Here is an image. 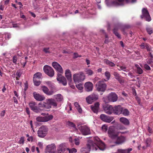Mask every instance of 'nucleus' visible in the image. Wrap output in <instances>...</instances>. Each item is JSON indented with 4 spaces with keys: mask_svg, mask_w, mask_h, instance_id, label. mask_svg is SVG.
<instances>
[{
    "mask_svg": "<svg viewBox=\"0 0 153 153\" xmlns=\"http://www.w3.org/2000/svg\"><path fill=\"white\" fill-rule=\"evenodd\" d=\"M106 147L105 143H103L98 137H94V141L91 140L88 141L87 147L82 148L80 151L82 153H88L91 149L93 150H97L98 149L102 151H104Z\"/></svg>",
    "mask_w": 153,
    "mask_h": 153,
    "instance_id": "nucleus-1",
    "label": "nucleus"
},
{
    "mask_svg": "<svg viewBox=\"0 0 153 153\" xmlns=\"http://www.w3.org/2000/svg\"><path fill=\"white\" fill-rule=\"evenodd\" d=\"M52 65L57 72L56 79L59 83H61L64 86H66L67 82L65 78L62 74L63 73V70L61 66L56 62H53Z\"/></svg>",
    "mask_w": 153,
    "mask_h": 153,
    "instance_id": "nucleus-2",
    "label": "nucleus"
},
{
    "mask_svg": "<svg viewBox=\"0 0 153 153\" xmlns=\"http://www.w3.org/2000/svg\"><path fill=\"white\" fill-rule=\"evenodd\" d=\"M39 108H44L45 109H49L51 108V106L56 108L57 106V104L55 101L52 98L47 99L43 103L40 102L38 104Z\"/></svg>",
    "mask_w": 153,
    "mask_h": 153,
    "instance_id": "nucleus-3",
    "label": "nucleus"
},
{
    "mask_svg": "<svg viewBox=\"0 0 153 153\" xmlns=\"http://www.w3.org/2000/svg\"><path fill=\"white\" fill-rule=\"evenodd\" d=\"M95 86L98 91L104 92L106 90L107 85L103 81H99L96 84Z\"/></svg>",
    "mask_w": 153,
    "mask_h": 153,
    "instance_id": "nucleus-4",
    "label": "nucleus"
},
{
    "mask_svg": "<svg viewBox=\"0 0 153 153\" xmlns=\"http://www.w3.org/2000/svg\"><path fill=\"white\" fill-rule=\"evenodd\" d=\"M73 80L74 82L79 83L83 81L85 79V76L82 72L75 74L73 76Z\"/></svg>",
    "mask_w": 153,
    "mask_h": 153,
    "instance_id": "nucleus-5",
    "label": "nucleus"
},
{
    "mask_svg": "<svg viewBox=\"0 0 153 153\" xmlns=\"http://www.w3.org/2000/svg\"><path fill=\"white\" fill-rule=\"evenodd\" d=\"M48 131V128L47 127L42 126L40 127L37 132L38 136L40 137H44L46 135Z\"/></svg>",
    "mask_w": 153,
    "mask_h": 153,
    "instance_id": "nucleus-6",
    "label": "nucleus"
},
{
    "mask_svg": "<svg viewBox=\"0 0 153 153\" xmlns=\"http://www.w3.org/2000/svg\"><path fill=\"white\" fill-rule=\"evenodd\" d=\"M98 95L95 93H93L88 96L86 98V100L87 102L91 104L94 101L97 100L98 99Z\"/></svg>",
    "mask_w": 153,
    "mask_h": 153,
    "instance_id": "nucleus-7",
    "label": "nucleus"
},
{
    "mask_svg": "<svg viewBox=\"0 0 153 153\" xmlns=\"http://www.w3.org/2000/svg\"><path fill=\"white\" fill-rule=\"evenodd\" d=\"M43 70L45 74L50 77H52L54 75L53 69L48 65H45L44 66Z\"/></svg>",
    "mask_w": 153,
    "mask_h": 153,
    "instance_id": "nucleus-8",
    "label": "nucleus"
},
{
    "mask_svg": "<svg viewBox=\"0 0 153 153\" xmlns=\"http://www.w3.org/2000/svg\"><path fill=\"white\" fill-rule=\"evenodd\" d=\"M78 129L83 135H86L91 133L90 128L86 125L80 126Z\"/></svg>",
    "mask_w": 153,
    "mask_h": 153,
    "instance_id": "nucleus-9",
    "label": "nucleus"
},
{
    "mask_svg": "<svg viewBox=\"0 0 153 153\" xmlns=\"http://www.w3.org/2000/svg\"><path fill=\"white\" fill-rule=\"evenodd\" d=\"M141 18H144L148 22L151 21V18L149 12L146 8H143L142 10V15L140 16Z\"/></svg>",
    "mask_w": 153,
    "mask_h": 153,
    "instance_id": "nucleus-10",
    "label": "nucleus"
},
{
    "mask_svg": "<svg viewBox=\"0 0 153 153\" xmlns=\"http://www.w3.org/2000/svg\"><path fill=\"white\" fill-rule=\"evenodd\" d=\"M152 139L150 137H148L143 140L144 146L142 147L143 149L145 150L147 148H151L152 146Z\"/></svg>",
    "mask_w": 153,
    "mask_h": 153,
    "instance_id": "nucleus-11",
    "label": "nucleus"
},
{
    "mask_svg": "<svg viewBox=\"0 0 153 153\" xmlns=\"http://www.w3.org/2000/svg\"><path fill=\"white\" fill-rule=\"evenodd\" d=\"M107 98L109 102H114L117 101L118 97L117 95L115 93L111 92L108 94Z\"/></svg>",
    "mask_w": 153,
    "mask_h": 153,
    "instance_id": "nucleus-12",
    "label": "nucleus"
},
{
    "mask_svg": "<svg viewBox=\"0 0 153 153\" xmlns=\"http://www.w3.org/2000/svg\"><path fill=\"white\" fill-rule=\"evenodd\" d=\"M53 118L52 115L44 117H38L36 118V120L39 122H46L51 120Z\"/></svg>",
    "mask_w": 153,
    "mask_h": 153,
    "instance_id": "nucleus-13",
    "label": "nucleus"
},
{
    "mask_svg": "<svg viewBox=\"0 0 153 153\" xmlns=\"http://www.w3.org/2000/svg\"><path fill=\"white\" fill-rule=\"evenodd\" d=\"M36 103L34 102H31L29 103V106L31 110L37 113L40 112L42 110L40 108L36 105Z\"/></svg>",
    "mask_w": 153,
    "mask_h": 153,
    "instance_id": "nucleus-14",
    "label": "nucleus"
},
{
    "mask_svg": "<svg viewBox=\"0 0 153 153\" xmlns=\"http://www.w3.org/2000/svg\"><path fill=\"white\" fill-rule=\"evenodd\" d=\"M100 117V119L103 121L108 123H110L114 118L113 117L108 116L103 114H101Z\"/></svg>",
    "mask_w": 153,
    "mask_h": 153,
    "instance_id": "nucleus-15",
    "label": "nucleus"
},
{
    "mask_svg": "<svg viewBox=\"0 0 153 153\" xmlns=\"http://www.w3.org/2000/svg\"><path fill=\"white\" fill-rule=\"evenodd\" d=\"M58 150L60 153H67L68 149L65 143H62L59 145Z\"/></svg>",
    "mask_w": 153,
    "mask_h": 153,
    "instance_id": "nucleus-16",
    "label": "nucleus"
},
{
    "mask_svg": "<svg viewBox=\"0 0 153 153\" xmlns=\"http://www.w3.org/2000/svg\"><path fill=\"white\" fill-rule=\"evenodd\" d=\"M56 150V147L54 144H51L47 146L46 152L49 153H55Z\"/></svg>",
    "mask_w": 153,
    "mask_h": 153,
    "instance_id": "nucleus-17",
    "label": "nucleus"
},
{
    "mask_svg": "<svg viewBox=\"0 0 153 153\" xmlns=\"http://www.w3.org/2000/svg\"><path fill=\"white\" fill-rule=\"evenodd\" d=\"M113 109L114 114L119 115L122 113V107L120 105H115L113 107Z\"/></svg>",
    "mask_w": 153,
    "mask_h": 153,
    "instance_id": "nucleus-18",
    "label": "nucleus"
},
{
    "mask_svg": "<svg viewBox=\"0 0 153 153\" xmlns=\"http://www.w3.org/2000/svg\"><path fill=\"white\" fill-rule=\"evenodd\" d=\"M33 95L34 99L37 101H42L45 99V97L43 95L36 92H33Z\"/></svg>",
    "mask_w": 153,
    "mask_h": 153,
    "instance_id": "nucleus-19",
    "label": "nucleus"
},
{
    "mask_svg": "<svg viewBox=\"0 0 153 153\" xmlns=\"http://www.w3.org/2000/svg\"><path fill=\"white\" fill-rule=\"evenodd\" d=\"M93 88V84L90 82H86L85 84V88L87 92L92 91Z\"/></svg>",
    "mask_w": 153,
    "mask_h": 153,
    "instance_id": "nucleus-20",
    "label": "nucleus"
},
{
    "mask_svg": "<svg viewBox=\"0 0 153 153\" xmlns=\"http://www.w3.org/2000/svg\"><path fill=\"white\" fill-rule=\"evenodd\" d=\"M100 104L99 102H96L94 105H92L91 106V109L93 111L97 114L99 109Z\"/></svg>",
    "mask_w": 153,
    "mask_h": 153,
    "instance_id": "nucleus-21",
    "label": "nucleus"
},
{
    "mask_svg": "<svg viewBox=\"0 0 153 153\" xmlns=\"http://www.w3.org/2000/svg\"><path fill=\"white\" fill-rule=\"evenodd\" d=\"M41 88L43 92L48 95H51L54 93L53 91L51 90L49 91L48 88L45 86H42Z\"/></svg>",
    "mask_w": 153,
    "mask_h": 153,
    "instance_id": "nucleus-22",
    "label": "nucleus"
},
{
    "mask_svg": "<svg viewBox=\"0 0 153 153\" xmlns=\"http://www.w3.org/2000/svg\"><path fill=\"white\" fill-rule=\"evenodd\" d=\"M108 133L109 137L112 139H115L117 137L119 132L116 133L114 131L110 129L108 130Z\"/></svg>",
    "mask_w": 153,
    "mask_h": 153,
    "instance_id": "nucleus-23",
    "label": "nucleus"
},
{
    "mask_svg": "<svg viewBox=\"0 0 153 153\" xmlns=\"http://www.w3.org/2000/svg\"><path fill=\"white\" fill-rule=\"evenodd\" d=\"M104 109L105 112L108 114L113 113V107L111 105H107L104 108Z\"/></svg>",
    "mask_w": 153,
    "mask_h": 153,
    "instance_id": "nucleus-24",
    "label": "nucleus"
},
{
    "mask_svg": "<svg viewBox=\"0 0 153 153\" xmlns=\"http://www.w3.org/2000/svg\"><path fill=\"white\" fill-rule=\"evenodd\" d=\"M120 24H118L116 25L113 30V32L115 35L119 39H121L120 34L117 32L118 29L120 27Z\"/></svg>",
    "mask_w": 153,
    "mask_h": 153,
    "instance_id": "nucleus-25",
    "label": "nucleus"
},
{
    "mask_svg": "<svg viewBox=\"0 0 153 153\" xmlns=\"http://www.w3.org/2000/svg\"><path fill=\"white\" fill-rule=\"evenodd\" d=\"M125 141V137L123 136H120L117 137V140L114 143L117 144H121L124 143Z\"/></svg>",
    "mask_w": 153,
    "mask_h": 153,
    "instance_id": "nucleus-26",
    "label": "nucleus"
},
{
    "mask_svg": "<svg viewBox=\"0 0 153 153\" xmlns=\"http://www.w3.org/2000/svg\"><path fill=\"white\" fill-rule=\"evenodd\" d=\"M113 74L115 78L120 83H122L123 82V80L122 79V76L120 75V74L117 72L114 71L113 72Z\"/></svg>",
    "mask_w": 153,
    "mask_h": 153,
    "instance_id": "nucleus-27",
    "label": "nucleus"
},
{
    "mask_svg": "<svg viewBox=\"0 0 153 153\" xmlns=\"http://www.w3.org/2000/svg\"><path fill=\"white\" fill-rule=\"evenodd\" d=\"M53 97L55 99H53L56 102L57 104V102H59L62 101L63 100V97L60 94H58L53 96Z\"/></svg>",
    "mask_w": 153,
    "mask_h": 153,
    "instance_id": "nucleus-28",
    "label": "nucleus"
},
{
    "mask_svg": "<svg viewBox=\"0 0 153 153\" xmlns=\"http://www.w3.org/2000/svg\"><path fill=\"white\" fill-rule=\"evenodd\" d=\"M120 121L126 126H128L130 122L125 117H121L120 119Z\"/></svg>",
    "mask_w": 153,
    "mask_h": 153,
    "instance_id": "nucleus-29",
    "label": "nucleus"
},
{
    "mask_svg": "<svg viewBox=\"0 0 153 153\" xmlns=\"http://www.w3.org/2000/svg\"><path fill=\"white\" fill-rule=\"evenodd\" d=\"M65 76L68 80L69 82L71 80V74L70 71L69 70H66L65 71Z\"/></svg>",
    "mask_w": 153,
    "mask_h": 153,
    "instance_id": "nucleus-30",
    "label": "nucleus"
},
{
    "mask_svg": "<svg viewBox=\"0 0 153 153\" xmlns=\"http://www.w3.org/2000/svg\"><path fill=\"white\" fill-rule=\"evenodd\" d=\"M132 150V148H129L125 149H119L117 150V152L118 153H130V152Z\"/></svg>",
    "mask_w": 153,
    "mask_h": 153,
    "instance_id": "nucleus-31",
    "label": "nucleus"
},
{
    "mask_svg": "<svg viewBox=\"0 0 153 153\" xmlns=\"http://www.w3.org/2000/svg\"><path fill=\"white\" fill-rule=\"evenodd\" d=\"M135 67L136 68L135 72L139 74H142L143 73V70L138 64H135Z\"/></svg>",
    "mask_w": 153,
    "mask_h": 153,
    "instance_id": "nucleus-32",
    "label": "nucleus"
},
{
    "mask_svg": "<svg viewBox=\"0 0 153 153\" xmlns=\"http://www.w3.org/2000/svg\"><path fill=\"white\" fill-rule=\"evenodd\" d=\"M104 62L106 65L111 67H114L115 65L114 63L112 62H111L107 59H105L104 60Z\"/></svg>",
    "mask_w": 153,
    "mask_h": 153,
    "instance_id": "nucleus-33",
    "label": "nucleus"
},
{
    "mask_svg": "<svg viewBox=\"0 0 153 153\" xmlns=\"http://www.w3.org/2000/svg\"><path fill=\"white\" fill-rule=\"evenodd\" d=\"M42 77V73L40 72H37L34 75L33 79H41Z\"/></svg>",
    "mask_w": 153,
    "mask_h": 153,
    "instance_id": "nucleus-34",
    "label": "nucleus"
},
{
    "mask_svg": "<svg viewBox=\"0 0 153 153\" xmlns=\"http://www.w3.org/2000/svg\"><path fill=\"white\" fill-rule=\"evenodd\" d=\"M85 72L86 74L89 76H92L94 73L93 71L91 70L88 68L85 69Z\"/></svg>",
    "mask_w": 153,
    "mask_h": 153,
    "instance_id": "nucleus-35",
    "label": "nucleus"
},
{
    "mask_svg": "<svg viewBox=\"0 0 153 153\" xmlns=\"http://www.w3.org/2000/svg\"><path fill=\"white\" fill-rule=\"evenodd\" d=\"M74 105L79 112L81 113L82 112V110L79 103L77 102H75L74 103Z\"/></svg>",
    "mask_w": 153,
    "mask_h": 153,
    "instance_id": "nucleus-36",
    "label": "nucleus"
},
{
    "mask_svg": "<svg viewBox=\"0 0 153 153\" xmlns=\"http://www.w3.org/2000/svg\"><path fill=\"white\" fill-rule=\"evenodd\" d=\"M129 112L127 109H123L122 107V113L124 116H128L129 115Z\"/></svg>",
    "mask_w": 153,
    "mask_h": 153,
    "instance_id": "nucleus-37",
    "label": "nucleus"
},
{
    "mask_svg": "<svg viewBox=\"0 0 153 153\" xmlns=\"http://www.w3.org/2000/svg\"><path fill=\"white\" fill-rule=\"evenodd\" d=\"M146 31L148 34L150 35L153 33V29L152 28L149 26H147L146 28Z\"/></svg>",
    "mask_w": 153,
    "mask_h": 153,
    "instance_id": "nucleus-38",
    "label": "nucleus"
},
{
    "mask_svg": "<svg viewBox=\"0 0 153 153\" xmlns=\"http://www.w3.org/2000/svg\"><path fill=\"white\" fill-rule=\"evenodd\" d=\"M33 81L35 86H38L41 84V82L38 79H33Z\"/></svg>",
    "mask_w": 153,
    "mask_h": 153,
    "instance_id": "nucleus-39",
    "label": "nucleus"
},
{
    "mask_svg": "<svg viewBox=\"0 0 153 153\" xmlns=\"http://www.w3.org/2000/svg\"><path fill=\"white\" fill-rule=\"evenodd\" d=\"M67 124L70 127L76 128V125L72 122L68 121L67 123Z\"/></svg>",
    "mask_w": 153,
    "mask_h": 153,
    "instance_id": "nucleus-40",
    "label": "nucleus"
},
{
    "mask_svg": "<svg viewBox=\"0 0 153 153\" xmlns=\"http://www.w3.org/2000/svg\"><path fill=\"white\" fill-rule=\"evenodd\" d=\"M46 83L48 85V86L51 88H53L54 87V84L52 83L51 81H47L46 82Z\"/></svg>",
    "mask_w": 153,
    "mask_h": 153,
    "instance_id": "nucleus-41",
    "label": "nucleus"
},
{
    "mask_svg": "<svg viewBox=\"0 0 153 153\" xmlns=\"http://www.w3.org/2000/svg\"><path fill=\"white\" fill-rule=\"evenodd\" d=\"M105 75L107 80H109L111 76V74L109 72L106 71L105 73Z\"/></svg>",
    "mask_w": 153,
    "mask_h": 153,
    "instance_id": "nucleus-42",
    "label": "nucleus"
},
{
    "mask_svg": "<svg viewBox=\"0 0 153 153\" xmlns=\"http://www.w3.org/2000/svg\"><path fill=\"white\" fill-rule=\"evenodd\" d=\"M18 59V57L17 56L15 55L13 57V62L14 64L16 65L17 64V61Z\"/></svg>",
    "mask_w": 153,
    "mask_h": 153,
    "instance_id": "nucleus-43",
    "label": "nucleus"
},
{
    "mask_svg": "<svg viewBox=\"0 0 153 153\" xmlns=\"http://www.w3.org/2000/svg\"><path fill=\"white\" fill-rule=\"evenodd\" d=\"M68 151L69 153H73L74 152L76 153L77 152V150L74 148H73L71 149H69L68 148Z\"/></svg>",
    "mask_w": 153,
    "mask_h": 153,
    "instance_id": "nucleus-44",
    "label": "nucleus"
},
{
    "mask_svg": "<svg viewBox=\"0 0 153 153\" xmlns=\"http://www.w3.org/2000/svg\"><path fill=\"white\" fill-rule=\"evenodd\" d=\"M43 51L46 53H51V52L49 50V47L43 48Z\"/></svg>",
    "mask_w": 153,
    "mask_h": 153,
    "instance_id": "nucleus-45",
    "label": "nucleus"
},
{
    "mask_svg": "<svg viewBox=\"0 0 153 153\" xmlns=\"http://www.w3.org/2000/svg\"><path fill=\"white\" fill-rule=\"evenodd\" d=\"M76 88L79 90H82L83 89L82 85L81 83L76 85Z\"/></svg>",
    "mask_w": 153,
    "mask_h": 153,
    "instance_id": "nucleus-46",
    "label": "nucleus"
},
{
    "mask_svg": "<svg viewBox=\"0 0 153 153\" xmlns=\"http://www.w3.org/2000/svg\"><path fill=\"white\" fill-rule=\"evenodd\" d=\"M145 48L147 49L148 51H151V48L150 46L148 44L146 43Z\"/></svg>",
    "mask_w": 153,
    "mask_h": 153,
    "instance_id": "nucleus-47",
    "label": "nucleus"
},
{
    "mask_svg": "<svg viewBox=\"0 0 153 153\" xmlns=\"http://www.w3.org/2000/svg\"><path fill=\"white\" fill-rule=\"evenodd\" d=\"M102 129L104 132H106L108 129V127L105 125L102 126Z\"/></svg>",
    "mask_w": 153,
    "mask_h": 153,
    "instance_id": "nucleus-48",
    "label": "nucleus"
},
{
    "mask_svg": "<svg viewBox=\"0 0 153 153\" xmlns=\"http://www.w3.org/2000/svg\"><path fill=\"white\" fill-rule=\"evenodd\" d=\"M72 52L70 50H68V49H64L63 50L62 53L64 54L65 53H68L69 54L72 53Z\"/></svg>",
    "mask_w": 153,
    "mask_h": 153,
    "instance_id": "nucleus-49",
    "label": "nucleus"
},
{
    "mask_svg": "<svg viewBox=\"0 0 153 153\" xmlns=\"http://www.w3.org/2000/svg\"><path fill=\"white\" fill-rule=\"evenodd\" d=\"M22 74V72L20 70H18L17 71L16 73V76L19 78L21 77Z\"/></svg>",
    "mask_w": 153,
    "mask_h": 153,
    "instance_id": "nucleus-50",
    "label": "nucleus"
},
{
    "mask_svg": "<svg viewBox=\"0 0 153 153\" xmlns=\"http://www.w3.org/2000/svg\"><path fill=\"white\" fill-rule=\"evenodd\" d=\"M147 130L149 133V134H148V135L149 136L151 135L152 133V128H151L149 126H148L147 128Z\"/></svg>",
    "mask_w": 153,
    "mask_h": 153,
    "instance_id": "nucleus-51",
    "label": "nucleus"
},
{
    "mask_svg": "<svg viewBox=\"0 0 153 153\" xmlns=\"http://www.w3.org/2000/svg\"><path fill=\"white\" fill-rule=\"evenodd\" d=\"M75 144L76 145H79V138H76L74 139Z\"/></svg>",
    "mask_w": 153,
    "mask_h": 153,
    "instance_id": "nucleus-52",
    "label": "nucleus"
},
{
    "mask_svg": "<svg viewBox=\"0 0 153 153\" xmlns=\"http://www.w3.org/2000/svg\"><path fill=\"white\" fill-rule=\"evenodd\" d=\"M25 137H22L20 138V139L19 141V143L20 144H23L24 143Z\"/></svg>",
    "mask_w": 153,
    "mask_h": 153,
    "instance_id": "nucleus-53",
    "label": "nucleus"
},
{
    "mask_svg": "<svg viewBox=\"0 0 153 153\" xmlns=\"http://www.w3.org/2000/svg\"><path fill=\"white\" fill-rule=\"evenodd\" d=\"M12 25L13 27L17 28L20 27V25L18 23H12Z\"/></svg>",
    "mask_w": 153,
    "mask_h": 153,
    "instance_id": "nucleus-54",
    "label": "nucleus"
},
{
    "mask_svg": "<svg viewBox=\"0 0 153 153\" xmlns=\"http://www.w3.org/2000/svg\"><path fill=\"white\" fill-rule=\"evenodd\" d=\"M144 68L147 70L150 71L151 70V68L150 66L147 64H145L144 65Z\"/></svg>",
    "mask_w": 153,
    "mask_h": 153,
    "instance_id": "nucleus-55",
    "label": "nucleus"
},
{
    "mask_svg": "<svg viewBox=\"0 0 153 153\" xmlns=\"http://www.w3.org/2000/svg\"><path fill=\"white\" fill-rule=\"evenodd\" d=\"M11 36V34L10 33H6L5 34V38L6 39H9L10 38Z\"/></svg>",
    "mask_w": 153,
    "mask_h": 153,
    "instance_id": "nucleus-56",
    "label": "nucleus"
},
{
    "mask_svg": "<svg viewBox=\"0 0 153 153\" xmlns=\"http://www.w3.org/2000/svg\"><path fill=\"white\" fill-rule=\"evenodd\" d=\"M100 32L103 33L105 35V38H106V39H108V36L106 34V33L105 32V31L103 29H101L100 30Z\"/></svg>",
    "mask_w": 153,
    "mask_h": 153,
    "instance_id": "nucleus-57",
    "label": "nucleus"
},
{
    "mask_svg": "<svg viewBox=\"0 0 153 153\" xmlns=\"http://www.w3.org/2000/svg\"><path fill=\"white\" fill-rule=\"evenodd\" d=\"M28 88V85L27 83H25V88L24 89V91L25 93L26 91L27 90Z\"/></svg>",
    "mask_w": 153,
    "mask_h": 153,
    "instance_id": "nucleus-58",
    "label": "nucleus"
},
{
    "mask_svg": "<svg viewBox=\"0 0 153 153\" xmlns=\"http://www.w3.org/2000/svg\"><path fill=\"white\" fill-rule=\"evenodd\" d=\"M118 128L119 129L121 130H124L126 129V128L125 127H124L123 126H122L121 125L118 126Z\"/></svg>",
    "mask_w": 153,
    "mask_h": 153,
    "instance_id": "nucleus-59",
    "label": "nucleus"
},
{
    "mask_svg": "<svg viewBox=\"0 0 153 153\" xmlns=\"http://www.w3.org/2000/svg\"><path fill=\"white\" fill-rule=\"evenodd\" d=\"M74 58H76L77 57H81L82 56L81 55H79L77 53H74Z\"/></svg>",
    "mask_w": 153,
    "mask_h": 153,
    "instance_id": "nucleus-60",
    "label": "nucleus"
},
{
    "mask_svg": "<svg viewBox=\"0 0 153 153\" xmlns=\"http://www.w3.org/2000/svg\"><path fill=\"white\" fill-rule=\"evenodd\" d=\"M27 140L28 141L32 142L33 140V137L32 136H31L29 137L27 139Z\"/></svg>",
    "mask_w": 153,
    "mask_h": 153,
    "instance_id": "nucleus-61",
    "label": "nucleus"
},
{
    "mask_svg": "<svg viewBox=\"0 0 153 153\" xmlns=\"http://www.w3.org/2000/svg\"><path fill=\"white\" fill-rule=\"evenodd\" d=\"M146 62L148 64H151V63L153 62L152 59L151 58L149 59Z\"/></svg>",
    "mask_w": 153,
    "mask_h": 153,
    "instance_id": "nucleus-62",
    "label": "nucleus"
},
{
    "mask_svg": "<svg viewBox=\"0 0 153 153\" xmlns=\"http://www.w3.org/2000/svg\"><path fill=\"white\" fill-rule=\"evenodd\" d=\"M146 43H143L140 46V48L143 49L145 48Z\"/></svg>",
    "mask_w": 153,
    "mask_h": 153,
    "instance_id": "nucleus-63",
    "label": "nucleus"
},
{
    "mask_svg": "<svg viewBox=\"0 0 153 153\" xmlns=\"http://www.w3.org/2000/svg\"><path fill=\"white\" fill-rule=\"evenodd\" d=\"M128 74V76H129L131 78H132L135 77L134 75L131 73L129 72Z\"/></svg>",
    "mask_w": 153,
    "mask_h": 153,
    "instance_id": "nucleus-64",
    "label": "nucleus"
}]
</instances>
